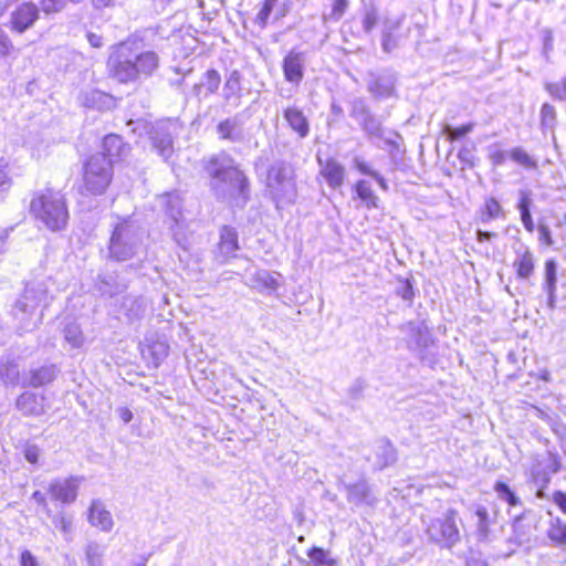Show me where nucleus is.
I'll return each instance as SVG.
<instances>
[{"instance_id":"f257e3e1","label":"nucleus","mask_w":566,"mask_h":566,"mask_svg":"<svg viewBox=\"0 0 566 566\" xmlns=\"http://www.w3.org/2000/svg\"><path fill=\"white\" fill-rule=\"evenodd\" d=\"M107 67L112 77L118 82H136L157 71L159 56L154 51H142L137 39H127L111 48Z\"/></svg>"},{"instance_id":"f03ea898","label":"nucleus","mask_w":566,"mask_h":566,"mask_svg":"<svg viewBox=\"0 0 566 566\" xmlns=\"http://www.w3.org/2000/svg\"><path fill=\"white\" fill-rule=\"evenodd\" d=\"M206 169L211 177V188L218 198L237 200L242 206L247 203L250 195L249 180L230 156L220 154L211 157Z\"/></svg>"},{"instance_id":"7ed1b4c3","label":"nucleus","mask_w":566,"mask_h":566,"mask_svg":"<svg viewBox=\"0 0 566 566\" xmlns=\"http://www.w3.org/2000/svg\"><path fill=\"white\" fill-rule=\"evenodd\" d=\"M206 169L211 177V188L218 198L237 200L242 206L247 203L250 195L249 180L230 156L220 154L211 157Z\"/></svg>"},{"instance_id":"20e7f679","label":"nucleus","mask_w":566,"mask_h":566,"mask_svg":"<svg viewBox=\"0 0 566 566\" xmlns=\"http://www.w3.org/2000/svg\"><path fill=\"white\" fill-rule=\"evenodd\" d=\"M30 211L50 231H61L67 226L69 209L60 191L45 189L36 192L31 200Z\"/></svg>"},{"instance_id":"39448f33","label":"nucleus","mask_w":566,"mask_h":566,"mask_svg":"<svg viewBox=\"0 0 566 566\" xmlns=\"http://www.w3.org/2000/svg\"><path fill=\"white\" fill-rule=\"evenodd\" d=\"M49 304V294L43 284L27 285L21 297L12 308V315L17 321L20 334L36 328L42 323V313L38 308Z\"/></svg>"},{"instance_id":"423d86ee","label":"nucleus","mask_w":566,"mask_h":566,"mask_svg":"<svg viewBox=\"0 0 566 566\" xmlns=\"http://www.w3.org/2000/svg\"><path fill=\"white\" fill-rule=\"evenodd\" d=\"M143 242V234L139 226L132 219L119 220L112 230L106 259L125 262L132 260L139 250Z\"/></svg>"},{"instance_id":"0eeeda50","label":"nucleus","mask_w":566,"mask_h":566,"mask_svg":"<svg viewBox=\"0 0 566 566\" xmlns=\"http://www.w3.org/2000/svg\"><path fill=\"white\" fill-rule=\"evenodd\" d=\"M266 190L269 191L276 207L281 203H293L297 190L294 180V170L283 160L274 161L266 175Z\"/></svg>"},{"instance_id":"6e6552de","label":"nucleus","mask_w":566,"mask_h":566,"mask_svg":"<svg viewBox=\"0 0 566 566\" xmlns=\"http://www.w3.org/2000/svg\"><path fill=\"white\" fill-rule=\"evenodd\" d=\"M349 116L358 123L368 139L378 147H381L380 142L386 146H397L392 137H397L398 134L395 132L387 133L381 120L371 113L363 98L356 97L350 102Z\"/></svg>"},{"instance_id":"1a4fd4ad","label":"nucleus","mask_w":566,"mask_h":566,"mask_svg":"<svg viewBox=\"0 0 566 566\" xmlns=\"http://www.w3.org/2000/svg\"><path fill=\"white\" fill-rule=\"evenodd\" d=\"M405 333L407 348L413 353L422 364H436V342L424 322H409L401 327Z\"/></svg>"},{"instance_id":"9d476101","label":"nucleus","mask_w":566,"mask_h":566,"mask_svg":"<svg viewBox=\"0 0 566 566\" xmlns=\"http://www.w3.org/2000/svg\"><path fill=\"white\" fill-rule=\"evenodd\" d=\"M113 177L111 159L105 154L92 155L84 165V189L90 195L98 196L106 191Z\"/></svg>"},{"instance_id":"9b49d317","label":"nucleus","mask_w":566,"mask_h":566,"mask_svg":"<svg viewBox=\"0 0 566 566\" xmlns=\"http://www.w3.org/2000/svg\"><path fill=\"white\" fill-rule=\"evenodd\" d=\"M158 201L166 216L171 221L169 230L172 239L180 248L188 250L190 242L186 219L182 213V198L178 192H167L159 196Z\"/></svg>"},{"instance_id":"f8f14e48","label":"nucleus","mask_w":566,"mask_h":566,"mask_svg":"<svg viewBox=\"0 0 566 566\" xmlns=\"http://www.w3.org/2000/svg\"><path fill=\"white\" fill-rule=\"evenodd\" d=\"M458 512L449 509L442 517L434 518L427 527L429 538L441 546L452 547L460 541V532L455 520Z\"/></svg>"},{"instance_id":"ddd939ff","label":"nucleus","mask_w":566,"mask_h":566,"mask_svg":"<svg viewBox=\"0 0 566 566\" xmlns=\"http://www.w3.org/2000/svg\"><path fill=\"white\" fill-rule=\"evenodd\" d=\"M81 482L78 476L53 479L48 485V493L53 501L69 505L75 502Z\"/></svg>"},{"instance_id":"4468645a","label":"nucleus","mask_w":566,"mask_h":566,"mask_svg":"<svg viewBox=\"0 0 566 566\" xmlns=\"http://www.w3.org/2000/svg\"><path fill=\"white\" fill-rule=\"evenodd\" d=\"M176 130L177 124L167 120L157 123L150 132L153 146L164 159H168L174 151L172 134L176 133Z\"/></svg>"},{"instance_id":"2eb2a0df","label":"nucleus","mask_w":566,"mask_h":566,"mask_svg":"<svg viewBox=\"0 0 566 566\" xmlns=\"http://www.w3.org/2000/svg\"><path fill=\"white\" fill-rule=\"evenodd\" d=\"M397 76L390 70L368 74V92L378 99L389 98L395 93Z\"/></svg>"},{"instance_id":"dca6fc26","label":"nucleus","mask_w":566,"mask_h":566,"mask_svg":"<svg viewBox=\"0 0 566 566\" xmlns=\"http://www.w3.org/2000/svg\"><path fill=\"white\" fill-rule=\"evenodd\" d=\"M342 485L346 491L348 503L355 506H374L378 501L371 486L365 479H361L356 483H345L342 481Z\"/></svg>"},{"instance_id":"f3484780","label":"nucleus","mask_w":566,"mask_h":566,"mask_svg":"<svg viewBox=\"0 0 566 566\" xmlns=\"http://www.w3.org/2000/svg\"><path fill=\"white\" fill-rule=\"evenodd\" d=\"M242 75L238 70H233L230 72L228 77L226 78L223 88H222V98L223 105L226 107L237 108L241 105L242 98V86H241Z\"/></svg>"},{"instance_id":"a211bd4d","label":"nucleus","mask_w":566,"mask_h":566,"mask_svg":"<svg viewBox=\"0 0 566 566\" xmlns=\"http://www.w3.org/2000/svg\"><path fill=\"white\" fill-rule=\"evenodd\" d=\"M61 369L55 364H45L40 367L31 368L25 376L23 384L39 388L51 384L60 375Z\"/></svg>"},{"instance_id":"6ab92c4d","label":"nucleus","mask_w":566,"mask_h":566,"mask_svg":"<svg viewBox=\"0 0 566 566\" xmlns=\"http://www.w3.org/2000/svg\"><path fill=\"white\" fill-rule=\"evenodd\" d=\"M305 59L303 53L291 51L284 57L282 69L284 77L289 83L298 85L304 77Z\"/></svg>"},{"instance_id":"aec40b11","label":"nucleus","mask_w":566,"mask_h":566,"mask_svg":"<svg viewBox=\"0 0 566 566\" xmlns=\"http://www.w3.org/2000/svg\"><path fill=\"white\" fill-rule=\"evenodd\" d=\"M216 132L218 138L221 140L241 143L244 139L242 120L239 115H234L221 120L217 125Z\"/></svg>"},{"instance_id":"412c9836","label":"nucleus","mask_w":566,"mask_h":566,"mask_svg":"<svg viewBox=\"0 0 566 566\" xmlns=\"http://www.w3.org/2000/svg\"><path fill=\"white\" fill-rule=\"evenodd\" d=\"M513 268L515 269L516 275L520 280H528L533 275L535 261L528 247L520 244L518 248L515 249Z\"/></svg>"},{"instance_id":"4be33fe9","label":"nucleus","mask_w":566,"mask_h":566,"mask_svg":"<svg viewBox=\"0 0 566 566\" xmlns=\"http://www.w3.org/2000/svg\"><path fill=\"white\" fill-rule=\"evenodd\" d=\"M542 290L547 294L548 307L554 310L557 302V262L554 259L545 261Z\"/></svg>"},{"instance_id":"5701e85b","label":"nucleus","mask_w":566,"mask_h":566,"mask_svg":"<svg viewBox=\"0 0 566 566\" xmlns=\"http://www.w3.org/2000/svg\"><path fill=\"white\" fill-rule=\"evenodd\" d=\"M38 17L39 11L36 6H34L33 3H23L12 13V29L18 31L19 33H22L33 25Z\"/></svg>"},{"instance_id":"b1692460","label":"nucleus","mask_w":566,"mask_h":566,"mask_svg":"<svg viewBox=\"0 0 566 566\" xmlns=\"http://www.w3.org/2000/svg\"><path fill=\"white\" fill-rule=\"evenodd\" d=\"M77 101L83 107L99 111L108 109L113 105L112 96L96 88L82 91Z\"/></svg>"},{"instance_id":"393cba45","label":"nucleus","mask_w":566,"mask_h":566,"mask_svg":"<svg viewBox=\"0 0 566 566\" xmlns=\"http://www.w3.org/2000/svg\"><path fill=\"white\" fill-rule=\"evenodd\" d=\"M88 522L102 532H109L114 526L111 512L105 509L99 500L92 502L88 511Z\"/></svg>"},{"instance_id":"a878e982","label":"nucleus","mask_w":566,"mask_h":566,"mask_svg":"<svg viewBox=\"0 0 566 566\" xmlns=\"http://www.w3.org/2000/svg\"><path fill=\"white\" fill-rule=\"evenodd\" d=\"M283 117L287 122L290 128L304 139L310 134V123L302 109L296 106H289L283 112Z\"/></svg>"},{"instance_id":"bb28decb","label":"nucleus","mask_w":566,"mask_h":566,"mask_svg":"<svg viewBox=\"0 0 566 566\" xmlns=\"http://www.w3.org/2000/svg\"><path fill=\"white\" fill-rule=\"evenodd\" d=\"M17 408L24 416H40L44 412V397L31 391H24L17 399Z\"/></svg>"},{"instance_id":"cd10ccee","label":"nucleus","mask_w":566,"mask_h":566,"mask_svg":"<svg viewBox=\"0 0 566 566\" xmlns=\"http://www.w3.org/2000/svg\"><path fill=\"white\" fill-rule=\"evenodd\" d=\"M95 286L97 291L108 297H113L123 293L127 289L125 281L119 280L114 273L99 274L97 276Z\"/></svg>"},{"instance_id":"c85d7f7f","label":"nucleus","mask_w":566,"mask_h":566,"mask_svg":"<svg viewBox=\"0 0 566 566\" xmlns=\"http://www.w3.org/2000/svg\"><path fill=\"white\" fill-rule=\"evenodd\" d=\"M220 84L221 76L219 72L214 69H210L202 74L200 82L193 85L192 91L198 98H200L201 95H203V97H208L209 95L217 93Z\"/></svg>"},{"instance_id":"c756f323","label":"nucleus","mask_w":566,"mask_h":566,"mask_svg":"<svg viewBox=\"0 0 566 566\" xmlns=\"http://www.w3.org/2000/svg\"><path fill=\"white\" fill-rule=\"evenodd\" d=\"M321 165V175L325 178L329 187L336 189L340 187L345 178V168L335 159H327L325 164L318 159Z\"/></svg>"},{"instance_id":"7c9ffc66","label":"nucleus","mask_w":566,"mask_h":566,"mask_svg":"<svg viewBox=\"0 0 566 566\" xmlns=\"http://www.w3.org/2000/svg\"><path fill=\"white\" fill-rule=\"evenodd\" d=\"M218 250L219 254L222 256V262L234 256V253L239 250V244L238 233L233 228L224 226L220 230Z\"/></svg>"},{"instance_id":"2f4dec72","label":"nucleus","mask_w":566,"mask_h":566,"mask_svg":"<svg viewBox=\"0 0 566 566\" xmlns=\"http://www.w3.org/2000/svg\"><path fill=\"white\" fill-rule=\"evenodd\" d=\"M375 467L377 470L392 465L397 461V452L390 441L381 439L375 447Z\"/></svg>"},{"instance_id":"473e14b6","label":"nucleus","mask_w":566,"mask_h":566,"mask_svg":"<svg viewBox=\"0 0 566 566\" xmlns=\"http://www.w3.org/2000/svg\"><path fill=\"white\" fill-rule=\"evenodd\" d=\"M129 147L125 144L120 136L111 134L107 135L103 140V151L106 158L111 159V165L116 158H123L127 155Z\"/></svg>"},{"instance_id":"72a5a7b5","label":"nucleus","mask_w":566,"mask_h":566,"mask_svg":"<svg viewBox=\"0 0 566 566\" xmlns=\"http://www.w3.org/2000/svg\"><path fill=\"white\" fill-rule=\"evenodd\" d=\"M122 310L128 319H138L146 311L145 300L142 296L126 295L122 302Z\"/></svg>"},{"instance_id":"f704fd0d","label":"nucleus","mask_w":566,"mask_h":566,"mask_svg":"<svg viewBox=\"0 0 566 566\" xmlns=\"http://www.w3.org/2000/svg\"><path fill=\"white\" fill-rule=\"evenodd\" d=\"M355 192L367 209H376L379 207L380 199L371 189L369 181L364 179L358 180L355 185Z\"/></svg>"},{"instance_id":"c9c22d12","label":"nucleus","mask_w":566,"mask_h":566,"mask_svg":"<svg viewBox=\"0 0 566 566\" xmlns=\"http://www.w3.org/2000/svg\"><path fill=\"white\" fill-rule=\"evenodd\" d=\"M63 337L66 344L73 349H80L85 344V336L81 325L76 322L65 324L63 328Z\"/></svg>"},{"instance_id":"e433bc0d","label":"nucleus","mask_w":566,"mask_h":566,"mask_svg":"<svg viewBox=\"0 0 566 566\" xmlns=\"http://www.w3.org/2000/svg\"><path fill=\"white\" fill-rule=\"evenodd\" d=\"M168 355V346L165 343H154L143 350V357L153 367H158Z\"/></svg>"},{"instance_id":"4c0bfd02","label":"nucleus","mask_w":566,"mask_h":566,"mask_svg":"<svg viewBox=\"0 0 566 566\" xmlns=\"http://www.w3.org/2000/svg\"><path fill=\"white\" fill-rule=\"evenodd\" d=\"M52 524L60 530L66 541H71L72 532H73V517L64 511H59L57 513H53L51 511Z\"/></svg>"},{"instance_id":"58836bf2","label":"nucleus","mask_w":566,"mask_h":566,"mask_svg":"<svg viewBox=\"0 0 566 566\" xmlns=\"http://www.w3.org/2000/svg\"><path fill=\"white\" fill-rule=\"evenodd\" d=\"M504 217H505V213H504V210H503L502 206L500 205L499 200L493 197L488 198L484 202L482 210H481V217H480L481 222L486 224L494 219L504 218Z\"/></svg>"},{"instance_id":"ea45409f","label":"nucleus","mask_w":566,"mask_h":566,"mask_svg":"<svg viewBox=\"0 0 566 566\" xmlns=\"http://www.w3.org/2000/svg\"><path fill=\"white\" fill-rule=\"evenodd\" d=\"M547 537L558 546L566 545V522L560 517H554L549 522Z\"/></svg>"},{"instance_id":"a19ab883","label":"nucleus","mask_w":566,"mask_h":566,"mask_svg":"<svg viewBox=\"0 0 566 566\" xmlns=\"http://www.w3.org/2000/svg\"><path fill=\"white\" fill-rule=\"evenodd\" d=\"M280 274L271 273L266 270H259L254 273L253 280L258 286L274 292L280 287Z\"/></svg>"},{"instance_id":"79ce46f5","label":"nucleus","mask_w":566,"mask_h":566,"mask_svg":"<svg viewBox=\"0 0 566 566\" xmlns=\"http://www.w3.org/2000/svg\"><path fill=\"white\" fill-rule=\"evenodd\" d=\"M494 491L497 497L506 502L511 507L520 506L522 504L520 497L505 482L496 481L494 484Z\"/></svg>"},{"instance_id":"37998d69","label":"nucleus","mask_w":566,"mask_h":566,"mask_svg":"<svg viewBox=\"0 0 566 566\" xmlns=\"http://www.w3.org/2000/svg\"><path fill=\"white\" fill-rule=\"evenodd\" d=\"M19 367L13 360H7L0 364V379L6 385H14L19 379Z\"/></svg>"},{"instance_id":"c03bdc74","label":"nucleus","mask_w":566,"mask_h":566,"mask_svg":"<svg viewBox=\"0 0 566 566\" xmlns=\"http://www.w3.org/2000/svg\"><path fill=\"white\" fill-rule=\"evenodd\" d=\"M510 158L526 169L537 168V161L528 155L522 147H515L509 151Z\"/></svg>"},{"instance_id":"a18cd8bd","label":"nucleus","mask_w":566,"mask_h":566,"mask_svg":"<svg viewBox=\"0 0 566 566\" xmlns=\"http://www.w3.org/2000/svg\"><path fill=\"white\" fill-rule=\"evenodd\" d=\"M105 547L96 542H90L85 548L86 562L88 566H102V559Z\"/></svg>"},{"instance_id":"49530a36","label":"nucleus","mask_w":566,"mask_h":566,"mask_svg":"<svg viewBox=\"0 0 566 566\" xmlns=\"http://www.w3.org/2000/svg\"><path fill=\"white\" fill-rule=\"evenodd\" d=\"M532 479L534 484L537 486L536 496L539 499H544V489L551 481L548 473L544 469H542L541 465H536L532 469Z\"/></svg>"},{"instance_id":"de8ad7c7","label":"nucleus","mask_w":566,"mask_h":566,"mask_svg":"<svg viewBox=\"0 0 566 566\" xmlns=\"http://www.w3.org/2000/svg\"><path fill=\"white\" fill-rule=\"evenodd\" d=\"M307 556L315 566L335 565V560L328 556V552L317 546H313L311 549H308Z\"/></svg>"},{"instance_id":"09e8293b","label":"nucleus","mask_w":566,"mask_h":566,"mask_svg":"<svg viewBox=\"0 0 566 566\" xmlns=\"http://www.w3.org/2000/svg\"><path fill=\"white\" fill-rule=\"evenodd\" d=\"M474 128L473 123H468L460 127H452L451 125H444L442 133L447 136L450 142L458 140L465 135L470 134Z\"/></svg>"},{"instance_id":"8fccbe9b","label":"nucleus","mask_w":566,"mask_h":566,"mask_svg":"<svg viewBox=\"0 0 566 566\" xmlns=\"http://www.w3.org/2000/svg\"><path fill=\"white\" fill-rule=\"evenodd\" d=\"M378 20L379 14L377 8L374 4L365 7L361 24L366 33H369L374 30L378 23Z\"/></svg>"},{"instance_id":"3c124183","label":"nucleus","mask_w":566,"mask_h":566,"mask_svg":"<svg viewBox=\"0 0 566 566\" xmlns=\"http://www.w3.org/2000/svg\"><path fill=\"white\" fill-rule=\"evenodd\" d=\"M545 90L554 99L566 102V76L558 82L546 83Z\"/></svg>"},{"instance_id":"603ef678","label":"nucleus","mask_w":566,"mask_h":566,"mask_svg":"<svg viewBox=\"0 0 566 566\" xmlns=\"http://www.w3.org/2000/svg\"><path fill=\"white\" fill-rule=\"evenodd\" d=\"M349 6V0H332L331 12L326 15V19L331 21H339L345 14Z\"/></svg>"},{"instance_id":"864d4df0","label":"nucleus","mask_w":566,"mask_h":566,"mask_svg":"<svg viewBox=\"0 0 566 566\" xmlns=\"http://www.w3.org/2000/svg\"><path fill=\"white\" fill-rule=\"evenodd\" d=\"M396 293L402 300L412 302L415 292L413 285L409 279H398V283L396 286Z\"/></svg>"},{"instance_id":"5fc2aeb1","label":"nucleus","mask_w":566,"mask_h":566,"mask_svg":"<svg viewBox=\"0 0 566 566\" xmlns=\"http://www.w3.org/2000/svg\"><path fill=\"white\" fill-rule=\"evenodd\" d=\"M542 125L546 128H553L556 123L555 107L548 103L543 104L541 108Z\"/></svg>"},{"instance_id":"6e6d98bb","label":"nucleus","mask_w":566,"mask_h":566,"mask_svg":"<svg viewBox=\"0 0 566 566\" xmlns=\"http://www.w3.org/2000/svg\"><path fill=\"white\" fill-rule=\"evenodd\" d=\"M276 4V0H264L262 8L258 12L256 21L261 27H265L268 23V19Z\"/></svg>"},{"instance_id":"4d7b16f0","label":"nucleus","mask_w":566,"mask_h":566,"mask_svg":"<svg viewBox=\"0 0 566 566\" xmlns=\"http://www.w3.org/2000/svg\"><path fill=\"white\" fill-rule=\"evenodd\" d=\"M476 516L479 518V522H478L479 535L482 537H486L488 533H489V524H488L489 512H488V510L483 506L478 507Z\"/></svg>"},{"instance_id":"13d9d810","label":"nucleus","mask_w":566,"mask_h":566,"mask_svg":"<svg viewBox=\"0 0 566 566\" xmlns=\"http://www.w3.org/2000/svg\"><path fill=\"white\" fill-rule=\"evenodd\" d=\"M489 158L494 166H502L506 161L509 153L500 149L496 145H492L488 148Z\"/></svg>"},{"instance_id":"bf43d9fd","label":"nucleus","mask_w":566,"mask_h":566,"mask_svg":"<svg viewBox=\"0 0 566 566\" xmlns=\"http://www.w3.org/2000/svg\"><path fill=\"white\" fill-rule=\"evenodd\" d=\"M531 206H532L531 191L525 190V189L520 190L518 191V203H517V209L520 210V213L531 211Z\"/></svg>"},{"instance_id":"052dcab7","label":"nucleus","mask_w":566,"mask_h":566,"mask_svg":"<svg viewBox=\"0 0 566 566\" xmlns=\"http://www.w3.org/2000/svg\"><path fill=\"white\" fill-rule=\"evenodd\" d=\"M67 0H42V9L45 13L61 10ZM72 2H81L82 0H71Z\"/></svg>"},{"instance_id":"680f3d73","label":"nucleus","mask_w":566,"mask_h":566,"mask_svg":"<svg viewBox=\"0 0 566 566\" xmlns=\"http://www.w3.org/2000/svg\"><path fill=\"white\" fill-rule=\"evenodd\" d=\"M398 46L397 39L390 32H384L381 36V48L386 53L392 52Z\"/></svg>"},{"instance_id":"e2e57ef3","label":"nucleus","mask_w":566,"mask_h":566,"mask_svg":"<svg viewBox=\"0 0 566 566\" xmlns=\"http://www.w3.org/2000/svg\"><path fill=\"white\" fill-rule=\"evenodd\" d=\"M23 454L29 463L36 464L40 458V449L35 444H27Z\"/></svg>"},{"instance_id":"0e129e2a","label":"nucleus","mask_w":566,"mask_h":566,"mask_svg":"<svg viewBox=\"0 0 566 566\" xmlns=\"http://www.w3.org/2000/svg\"><path fill=\"white\" fill-rule=\"evenodd\" d=\"M21 566H40L36 557L28 549H24L20 556Z\"/></svg>"},{"instance_id":"69168bd1","label":"nucleus","mask_w":566,"mask_h":566,"mask_svg":"<svg viewBox=\"0 0 566 566\" xmlns=\"http://www.w3.org/2000/svg\"><path fill=\"white\" fill-rule=\"evenodd\" d=\"M354 167L361 174L371 177L373 174L376 171L371 169L360 157H355L354 160Z\"/></svg>"},{"instance_id":"338daca9","label":"nucleus","mask_w":566,"mask_h":566,"mask_svg":"<svg viewBox=\"0 0 566 566\" xmlns=\"http://www.w3.org/2000/svg\"><path fill=\"white\" fill-rule=\"evenodd\" d=\"M32 500L35 501L39 505H41L46 514V516H51V509L49 507L45 495L40 491H34L32 493Z\"/></svg>"},{"instance_id":"774afa93","label":"nucleus","mask_w":566,"mask_h":566,"mask_svg":"<svg viewBox=\"0 0 566 566\" xmlns=\"http://www.w3.org/2000/svg\"><path fill=\"white\" fill-rule=\"evenodd\" d=\"M553 502L559 507V510L566 514V493L556 491L553 494Z\"/></svg>"}]
</instances>
